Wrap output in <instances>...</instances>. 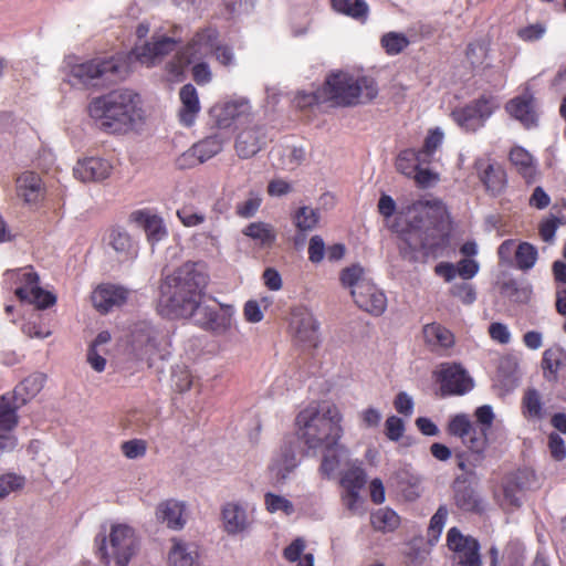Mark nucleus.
<instances>
[{"instance_id":"f257e3e1","label":"nucleus","mask_w":566,"mask_h":566,"mask_svg":"<svg viewBox=\"0 0 566 566\" xmlns=\"http://www.w3.org/2000/svg\"><path fill=\"white\" fill-rule=\"evenodd\" d=\"M448 211L439 200L417 201L408 207L399 252L409 262L418 261V252L433 253L446 240Z\"/></svg>"},{"instance_id":"f03ea898","label":"nucleus","mask_w":566,"mask_h":566,"mask_svg":"<svg viewBox=\"0 0 566 566\" xmlns=\"http://www.w3.org/2000/svg\"><path fill=\"white\" fill-rule=\"evenodd\" d=\"M207 283L208 275L201 263H184L160 283L158 313L168 318L192 317L201 304Z\"/></svg>"},{"instance_id":"7ed1b4c3","label":"nucleus","mask_w":566,"mask_h":566,"mask_svg":"<svg viewBox=\"0 0 566 566\" xmlns=\"http://www.w3.org/2000/svg\"><path fill=\"white\" fill-rule=\"evenodd\" d=\"M87 111L101 129L113 134L127 133L144 118L139 95L127 88L93 98Z\"/></svg>"},{"instance_id":"20e7f679","label":"nucleus","mask_w":566,"mask_h":566,"mask_svg":"<svg viewBox=\"0 0 566 566\" xmlns=\"http://www.w3.org/2000/svg\"><path fill=\"white\" fill-rule=\"evenodd\" d=\"M343 416L335 405H310L296 417L298 432L304 444L314 451L331 449L343 436Z\"/></svg>"},{"instance_id":"39448f33","label":"nucleus","mask_w":566,"mask_h":566,"mask_svg":"<svg viewBox=\"0 0 566 566\" xmlns=\"http://www.w3.org/2000/svg\"><path fill=\"white\" fill-rule=\"evenodd\" d=\"M218 36L219 32L213 27L198 30L189 43L167 63L166 71L169 78L180 81L190 64L200 61L209 53H214L216 59L222 65H231L234 61L232 49L228 45L217 44Z\"/></svg>"},{"instance_id":"423d86ee","label":"nucleus","mask_w":566,"mask_h":566,"mask_svg":"<svg viewBox=\"0 0 566 566\" xmlns=\"http://www.w3.org/2000/svg\"><path fill=\"white\" fill-rule=\"evenodd\" d=\"M327 102L333 106H354L368 103L378 94L375 81L367 76L355 77L346 72L331 73L323 85Z\"/></svg>"},{"instance_id":"0eeeda50","label":"nucleus","mask_w":566,"mask_h":566,"mask_svg":"<svg viewBox=\"0 0 566 566\" xmlns=\"http://www.w3.org/2000/svg\"><path fill=\"white\" fill-rule=\"evenodd\" d=\"M128 74L126 61L119 56L96 57L70 67L69 75L73 84L103 87L122 81Z\"/></svg>"},{"instance_id":"6e6552de","label":"nucleus","mask_w":566,"mask_h":566,"mask_svg":"<svg viewBox=\"0 0 566 566\" xmlns=\"http://www.w3.org/2000/svg\"><path fill=\"white\" fill-rule=\"evenodd\" d=\"M165 332L150 321H139L130 328L128 347L139 360L150 361L159 355L165 343Z\"/></svg>"},{"instance_id":"1a4fd4ad","label":"nucleus","mask_w":566,"mask_h":566,"mask_svg":"<svg viewBox=\"0 0 566 566\" xmlns=\"http://www.w3.org/2000/svg\"><path fill=\"white\" fill-rule=\"evenodd\" d=\"M448 432L460 438L462 443L468 447L474 457V464L482 462L488 446L485 429L478 430L473 427L469 417L461 413L451 418L448 424Z\"/></svg>"},{"instance_id":"9d476101","label":"nucleus","mask_w":566,"mask_h":566,"mask_svg":"<svg viewBox=\"0 0 566 566\" xmlns=\"http://www.w3.org/2000/svg\"><path fill=\"white\" fill-rule=\"evenodd\" d=\"M109 549L104 545L101 547L103 557H113L116 566H127L138 549L134 530L120 524L113 526L109 534Z\"/></svg>"},{"instance_id":"9b49d317","label":"nucleus","mask_w":566,"mask_h":566,"mask_svg":"<svg viewBox=\"0 0 566 566\" xmlns=\"http://www.w3.org/2000/svg\"><path fill=\"white\" fill-rule=\"evenodd\" d=\"M234 310L231 305L220 307L199 305L193 317L195 322L202 329L214 335H226L233 325Z\"/></svg>"},{"instance_id":"f8f14e48","label":"nucleus","mask_w":566,"mask_h":566,"mask_svg":"<svg viewBox=\"0 0 566 566\" xmlns=\"http://www.w3.org/2000/svg\"><path fill=\"white\" fill-rule=\"evenodd\" d=\"M447 543L453 551L454 566H482L479 543L473 537L463 536L457 527L449 530Z\"/></svg>"},{"instance_id":"ddd939ff","label":"nucleus","mask_w":566,"mask_h":566,"mask_svg":"<svg viewBox=\"0 0 566 566\" xmlns=\"http://www.w3.org/2000/svg\"><path fill=\"white\" fill-rule=\"evenodd\" d=\"M290 328L293 337L307 347L318 344V323L312 312L304 306H296L291 312Z\"/></svg>"},{"instance_id":"4468645a","label":"nucleus","mask_w":566,"mask_h":566,"mask_svg":"<svg viewBox=\"0 0 566 566\" xmlns=\"http://www.w3.org/2000/svg\"><path fill=\"white\" fill-rule=\"evenodd\" d=\"M179 41L172 36L154 34L151 40L145 42L142 46H136L133 51L135 59L147 67L154 66L175 51Z\"/></svg>"},{"instance_id":"2eb2a0df","label":"nucleus","mask_w":566,"mask_h":566,"mask_svg":"<svg viewBox=\"0 0 566 566\" xmlns=\"http://www.w3.org/2000/svg\"><path fill=\"white\" fill-rule=\"evenodd\" d=\"M105 252L118 262H126L137 255V245L130 234L122 228H112L104 238Z\"/></svg>"},{"instance_id":"dca6fc26","label":"nucleus","mask_w":566,"mask_h":566,"mask_svg":"<svg viewBox=\"0 0 566 566\" xmlns=\"http://www.w3.org/2000/svg\"><path fill=\"white\" fill-rule=\"evenodd\" d=\"M439 379L443 395H463L473 387L471 377L457 364L442 365Z\"/></svg>"},{"instance_id":"f3484780","label":"nucleus","mask_w":566,"mask_h":566,"mask_svg":"<svg viewBox=\"0 0 566 566\" xmlns=\"http://www.w3.org/2000/svg\"><path fill=\"white\" fill-rule=\"evenodd\" d=\"M350 295L359 308L371 315L378 316L387 307L385 294L371 281L363 283L359 290L352 291Z\"/></svg>"},{"instance_id":"a211bd4d","label":"nucleus","mask_w":566,"mask_h":566,"mask_svg":"<svg viewBox=\"0 0 566 566\" xmlns=\"http://www.w3.org/2000/svg\"><path fill=\"white\" fill-rule=\"evenodd\" d=\"M216 123L220 128L229 127L233 122L245 123L251 115V106L245 98H238L212 108Z\"/></svg>"},{"instance_id":"6ab92c4d","label":"nucleus","mask_w":566,"mask_h":566,"mask_svg":"<svg viewBox=\"0 0 566 566\" xmlns=\"http://www.w3.org/2000/svg\"><path fill=\"white\" fill-rule=\"evenodd\" d=\"M113 166L107 159L87 157L76 163L73 168L75 178L87 181H101L109 177Z\"/></svg>"},{"instance_id":"aec40b11","label":"nucleus","mask_w":566,"mask_h":566,"mask_svg":"<svg viewBox=\"0 0 566 566\" xmlns=\"http://www.w3.org/2000/svg\"><path fill=\"white\" fill-rule=\"evenodd\" d=\"M266 143L263 127H252L242 130L235 140V150L241 158H251L256 155Z\"/></svg>"},{"instance_id":"412c9836","label":"nucleus","mask_w":566,"mask_h":566,"mask_svg":"<svg viewBox=\"0 0 566 566\" xmlns=\"http://www.w3.org/2000/svg\"><path fill=\"white\" fill-rule=\"evenodd\" d=\"M128 291L122 286L105 284L98 286L92 293L93 305L102 313H107L112 307L124 304Z\"/></svg>"},{"instance_id":"4be33fe9","label":"nucleus","mask_w":566,"mask_h":566,"mask_svg":"<svg viewBox=\"0 0 566 566\" xmlns=\"http://www.w3.org/2000/svg\"><path fill=\"white\" fill-rule=\"evenodd\" d=\"M453 500L457 507L463 512L480 513L482 501L474 489L467 483V480L458 476L453 481Z\"/></svg>"},{"instance_id":"5701e85b","label":"nucleus","mask_w":566,"mask_h":566,"mask_svg":"<svg viewBox=\"0 0 566 566\" xmlns=\"http://www.w3.org/2000/svg\"><path fill=\"white\" fill-rule=\"evenodd\" d=\"M224 531L229 535H237L247 531L250 520L243 505L235 502L226 503L221 511Z\"/></svg>"},{"instance_id":"b1692460","label":"nucleus","mask_w":566,"mask_h":566,"mask_svg":"<svg viewBox=\"0 0 566 566\" xmlns=\"http://www.w3.org/2000/svg\"><path fill=\"white\" fill-rule=\"evenodd\" d=\"M130 220L145 231L151 244L159 242L167 234L163 219L149 211H135L130 214Z\"/></svg>"},{"instance_id":"393cba45","label":"nucleus","mask_w":566,"mask_h":566,"mask_svg":"<svg viewBox=\"0 0 566 566\" xmlns=\"http://www.w3.org/2000/svg\"><path fill=\"white\" fill-rule=\"evenodd\" d=\"M17 193L27 203H36L44 196L41 177L32 171L21 174L17 179Z\"/></svg>"},{"instance_id":"a878e982","label":"nucleus","mask_w":566,"mask_h":566,"mask_svg":"<svg viewBox=\"0 0 566 566\" xmlns=\"http://www.w3.org/2000/svg\"><path fill=\"white\" fill-rule=\"evenodd\" d=\"M475 165L480 170L479 177L486 191L492 196L500 195L505 188L506 184L504 169L496 164H488L485 167H483L484 164L481 160L476 161Z\"/></svg>"},{"instance_id":"bb28decb","label":"nucleus","mask_w":566,"mask_h":566,"mask_svg":"<svg viewBox=\"0 0 566 566\" xmlns=\"http://www.w3.org/2000/svg\"><path fill=\"white\" fill-rule=\"evenodd\" d=\"M222 145L216 137L206 138L193 145L188 153L179 158V166H184L181 161H187L189 165L202 164L220 153Z\"/></svg>"},{"instance_id":"cd10ccee","label":"nucleus","mask_w":566,"mask_h":566,"mask_svg":"<svg viewBox=\"0 0 566 566\" xmlns=\"http://www.w3.org/2000/svg\"><path fill=\"white\" fill-rule=\"evenodd\" d=\"M179 97L181 101L179 119L185 126H191L200 112V103L196 87L191 84L184 85L180 88Z\"/></svg>"},{"instance_id":"c85d7f7f","label":"nucleus","mask_w":566,"mask_h":566,"mask_svg":"<svg viewBox=\"0 0 566 566\" xmlns=\"http://www.w3.org/2000/svg\"><path fill=\"white\" fill-rule=\"evenodd\" d=\"M185 505L175 500L161 502L156 510L157 520L166 523L169 528L180 530L184 527Z\"/></svg>"},{"instance_id":"c756f323","label":"nucleus","mask_w":566,"mask_h":566,"mask_svg":"<svg viewBox=\"0 0 566 566\" xmlns=\"http://www.w3.org/2000/svg\"><path fill=\"white\" fill-rule=\"evenodd\" d=\"M171 548L168 554L169 566H196L199 554L197 547L192 544L185 543L174 538Z\"/></svg>"},{"instance_id":"7c9ffc66","label":"nucleus","mask_w":566,"mask_h":566,"mask_svg":"<svg viewBox=\"0 0 566 566\" xmlns=\"http://www.w3.org/2000/svg\"><path fill=\"white\" fill-rule=\"evenodd\" d=\"M296 465L297 460L294 450L291 447H284L273 459L270 471L277 483H283Z\"/></svg>"},{"instance_id":"2f4dec72","label":"nucleus","mask_w":566,"mask_h":566,"mask_svg":"<svg viewBox=\"0 0 566 566\" xmlns=\"http://www.w3.org/2000/svg\"><path fill=\"white\" fill-rule=\"evenodd\" d=\"M507 112L525 127L535 124L536 114L534 112V98L530 94H524L512 99L506 105Z\"/></svg>"},{"instance_id":"473e14b6","label":"nucleus","mask_w":566,"mask_h":566,"mask_svg":"<svg viewBox=\"0 0 566 566\" xmlns=\"http://www.w3.org/2000/svg\"><path fill=\"white\" fill-rule=\"evenodd\" d=\"M46 376L42 373H34L24 378L10 394L21 406L35 397L43 388Z\"/></svg>"},{"instance_id":"72a5a7b5","label":"nucleus","mask_w":566,"mask_h":566,"mask_svg":"<svg viewBox=\"0 0 566 566\" xmlns=\"http://www.w3.org/2000/svg\"><path fill=\"white\" fill-rule=\"evenodd\" d=\"M321 450L324 452V455L319 471L323 475L331 478L337 472L340 464L348 458L349 451L339 442H337V444L331 449L323 448Z\"/></svg>"},{"instance_id":"f704fd0d","label":"nucleus","mask_w":566,"mask_h":566,"mask_svg":"<svg viewBox=\"0 0 566 566\" xmlns=\"http://www.w3.org/2000/svg\"><path fill=\"white\" fill-rule=\"evenodd\" d=\"M423 337L426 343L434 350L450 348L454 344L453 334L438 323L424 325Z\"/></svg>"},{"instance_id":"c9c22d12","label":"nucleus","mask_w":566,"mask_h":566,"mask_svg":"<svg viewBox=\"0 0 566 566\" xmlns=\"http://www.w3.org/2000/svg\"><path fill=\"white\" fill-rule=\"evenodd\" d=\"M21 407V402L10 394L0 397V432L12 431L17 427L19 420L17 410Z\"/></svg>"},{"instance_id":"e433bc0d","label":"nucleus","mask_w":566,"mask_h":566,"mask_svg":"<svg viewBox=\"0 0 566 566\" xmlns=\"http://www.w3.org/2000/svg\"><path fill=\"white\" fill-rule=\"evenodd\" d=\"M394 479L396 480L397 488L409 501H413L420 496L421 493V479L410 472L408 469L398 470Z\"/></svg>"},{"instance_id":"4c0bfd02","label":"nucleus","mask_w":566,"mask_h":566,"mask_svg":"<svg viewBox=\"0 0 566 566\" xmlns=\"http://www.w3.org/2000/svg\"><path fill=\"white\" fill-rule=\"evenodd\" d=\"M243 233L258 241L262 248L272 247L276 239V233L273 227L264 222L250 223L243 230Z\"/></svg>"},{"instance_id":"58836bf2","label":"nucleus","mask_w":566,"mask_h":566,"mask_svg":"<svg viewBox=\"0 0 566 566\" xmlns=\"http://www.w3.org/2000/svg\"><path fill=\"white\" fill-rule=\"evenodd\" d=\"M419 150L405 149L399 153L396 159V168L405 176L411 177L421 164H426Z\"/></svg>"},{"instance_id":"ea45409f","label":"nucleus","mask_w":566,"mask_h":566,"mask_svg":"<svg viewBox=\"0 0 566 566\" xmlns=\"http://www.w3.org/2000/svg\"><path fill=\"white\" fill-rule=\"evenodd\" d=\"M333 8L357 20H366L368 4L364 0H332Z\"/></svg>"},{"instance_id":"a19ab883","label":"nucleus","mask_w":566,"mask_h":566,"mask_svg":"<svg viewBox=\"0 0 566 566\" xmlns=\"http://www.w3.org/2000/svg\"><path fill=\"white\" fill-rule=\"evenodd\" d=\"M340 283L344 287H349L350 292L359 290L363 283H368L370 280L366 277L365 270L359 264H352L340 271Z\"/></svg>"},{"instance_id":"79ce46f5","label":"nucleus","mask_w":566,"mask_h":566,"mask_svg":"<svg viewBox=\"0 0 566 566\" xmlns=\"http://www.w3.org/2000/svg\"><path fill=\"white\" fill-rule=\"evenodd\" d=\"M273 154L280 155V165L282 168L293 170L298 167L304 160L306 153L302 147L286 146L283 149H276Z\"/></svg>"},{"instance_id":"37998d69","label":"nucleus","mask_w":566,"mask_h":566,"mask_svg":"<svg viewBox=\"0 0 566 566\" xmlns=\"http://www.w3.org/2000/svg\"><path fill=\"white\" fill-rule=\"evenodd\" d=\"M370 522L375 530L387 532L399 525V516L395 511L382 507L371 514Z\"/></svg>"},{"instance_id":"c03bdc74","label":"nucleus","mask_w":566,"mask_h":566,"mask_svg":"<svg viewBox=\"0 0 566 566\" xmlns=\"http://www.w3.org/2000/svg\"><path fill=\"white\" fill-rule=\"evenodd\" d=\"M318 221V211L307 206L298 208L294 214L295 227L303 232L315 229Z\"/></svg>"},{"instance_id":"a18cd8bd","label":"nucleus","mask_w":566,"mask_h":566,"mask_svg":"<svg viewBox=\"0 0 566 566\" xmlns=\"http://www.w3.org/2000/svg\"><path fill=\"white\" fill-rule=\"evenodd\" d=\"M563 352L559 348L546 349L543 354L542 367L544 377L549 380H556V374L562 364Z\"/></svg>"},{"instance_id":"49530a36","label":"nucleus","mask_w":566,"mask_h":566,"mask_svg":"<svg viewBox=\"0 0 566 566\" xmlns=\"http://www.w3.org/2000/svg\"><path fill=\"white\" fill-rule=\"evenodd\" d=\"M366 483L365 471L359 467L349 468L342 476L340 484L344 491L359 492Z\"/></svg>"},{"instance_id":"de8ad7c7","label":"nucleus","mask_w":566,"mask_h":566,"mask_svg":"<svg viewBox=\"0 0 566 566\" xmlns=\"http://www.w3.org/2000/svg\"><path fill=\"white\" fill-rule=\"evenodd\" d=\"M510 160L525 177L532 176L533 157L526 149L520 146L513 147L510 151Z\"/></svg>"},{"instance_id":"09e8293b","label":"nucleus","mask_w":566,"mask_h":566,"mask_svg":"<svg viewBox=\"0 0 566 566\" xmlns=\"http://www.w3.org/2000/svg\"><path fill=\"white\" fill-rule=\"evenodd\" d=\"M536 260L537 250L533 244L528 242H522L518 244L515 252V261L518 269L523 271L530 270L534 266Z\"/></svg>"},{"instance_id":"8fccbe9b","label":"nucleus","mask_w":566,"mask_h":566,"mask_svg":"<svg viewBox=\"0 0 566 566\" xmlns=\"http://www.w3.org/2000/svg\"><path fill=\"white\" fill-rule=\"evenodd\" d=\"M452 117L459 124V126L467 130H475L481 126L472 103L463 108L453 111Z\"/></svg>"},{"instance_id":"3c124183","label":"nucleus","mask_w":566,"mask_h":566,"mask_svg":"<svg viewBox=\"0 0 566 566\" xmlns=\"http://www.w3.org/2000/svg\"><path fill=\"white\" fill-rule=\"evenodd\" d=\"M324 93L325 92L323 87L316 90L315 92H297L293 99V104L300 109H306L321 103H328Z\"/></svg>"},{"instance_id":"603ef678","label":"nucleus","mask_w":566,"mask_h":566,"mask_svg":"<svg viewBox=\"0 0 566 566\" xmlns=\"http://www.w3.org/2000/svg\"><path fill=\"white\" fill-rule=\"evenodd\" d=\"M381 45L387 54L396 55L409 45V40L402 33L389 32L382 35Z\"/></svg>"},{"instance_id":"864d4df0","label":"nucleus","mask_w":566,"mask_h":566,"mask_svg":"<svg viewBox=\"0 0 566 566\" xmlns=\"http://www.w3.org/2000/svg\"><path fill=\"white\" fill-rule=\"evenodd\" d=\"M264 504L270 513L283 512L285 515L294 513L293 503L286 497L268 492L264 495Z\"/></svg>"},{"instance_id":"5fc2aeb1","label":"nucleus","mask_w":566,"mask_h":566,"mask_svg":"<svg viewBox=\"0 0 566 566\" xmlns=\"http://www.w3.org/2000/svg\"><path fill=\"white\" fill-rule=\"evenodd\" d=\"M25 484V479L15 473H6L0 475V501L9 494L20 491Z\"/></svg>"},{"instance_id":"6e6d98bb","label":"nucleus","mask_w":566,"mask_h":566,"mask_svg":"<svg viewBox=\"0 0 566 566\" xmlns=\"http://www.w3.org/2000/svg\"><path fill=\"white\" fill-rule=\"evenodd\" d=\"M443 133L439 128L431 129L424 139L422 148L419 150L423 157V161L429 163L432 155L441 146Z\"/></svg>"},{"instance_id":"4d7b16f0","label":"nucleus","mask_w":566,"mask_h":566,"mask_svg":"<svg viewBox=\"0 0 566 566\" xmlns=\"http://www.w3.org/2000/svg\"><path fill=\"white\" fill-rule=\"evenodd\" d=\"M520 491L531 490L537 486L536 475L532 470L523 469L507 476Z\"/></svg>"},{"instance_id":"13d9d810","label":"nucleus","mask_w":566,"mask_h":566,"mask_svg":"<svg viewBox=\"0 0 566 566\" xmlns=\"http://www.w3.org/2000/svg\"><path fill=\"white\" fill-rule=\"evenodd\" d=\"M177 217L185 227H196L206 220L205 214L193 206H184L177 211Z\"/></svg>"},{"instance_id":"bf43d9fd","label":"nucleus","mask_w":566,"mask_h":566,"mask_svg":"<svg viewBox=\"0 0 566 566\" xmlns=\"http://www.w3.org/2000/svg\"><path fill=\"white\" fill-rule=\"evenodd\" d=\"M448 509L446 505H440L430 520L428 527V535L430 539H438L448 517Z\"/></svg>"},{"instance_id":"052dcab7","label":"nucleus","mask_w":566,"mask_h":566,"mask_svg":"<svg viewBox=\"0 0 566 566\" xmlns=\"http://www.w3.org/2000/svg\"><path fill=\"white\" fill-rule=\"evenodd\" d=\"M523 406L530 417H542V401L541 396L536 389H528L523 398Z\"/></svg>"},{"instance_id":"680f3d73","label":"nucleus","mask_w":566,"mask_h":566,"mask_svg":"<svg viewBox=\"0 0 566 566\" xmlns=\"http://www.w3.org/2000/svg\"><path fill=\"white\" fill-rule=\"evenodd\" d=\"M450 293L465 305H470L476 300L474 286L467 282L453 284L450 289Z\"/></svg>"},{"instance_id":"e2e57ef3","label":"nucleus","mask_w":566,"mask_h":566,"mask_svg":"<svg viewBox=\"0 0 566 566\" xmlns=\"http://www.w3.org/2000/svg\"><path fill=\"white\" fill-rule=\"evenodd\" d=\"M523 491H520L515 484L506 478L503 484V504L510 507H518L521 505V495Z\"/></svg>"},{"instance_id":"0e129e2a","label":"nucleus","mask_w":566,"mask_h":566,"mask_svg":"<svg viewBox=\"0 0 566 566\" xmlns=\"http://www.w3.org/2000/svg\"><path fill=\"white\" fill-rule=\"evenodd\" d=\"M23 286L17 289L15 294L20 300L29 298L34 289L39 286V275L35 272H25L22 274Z\"/></svg>"},{"instance_id":"69168bd1","label":"nucleus","mask_w":566,"mask_h":566,"mask_svg":"<svg viewBox=\"0 0 566 566\" xmlns=\"http://www.w3.org/2000/svg\"><path fill=\"white\" fill-rule=\"evenodd\" d=\"M261 206V198L253 192L249 193V198L237 206V213L243 218L253 217Z\"/></svg>"},{"instance_id":"338daca9","label":"nucleus","mask_w":566,"mask_h":566,"mask_svg":"<svg viewBox=\"0 0 566 566\" xmlns=\"http://www.w3.org/2000/svg\"><path fill=\"white\" fill-rule=\"evenodd\" d=\"M32 304H35L38 308H46L55 304L56 297L41 287L34 289L33 293L30 294L29 298H24Z\"/></svg>"},{"instance_id":"774afa93","label":"nucleus","mask_w":566,"mask_h":566,"mask_svg":"<svg viewBox=\"0 0 566 566\" xmlns=\"http://www.w3.org/2000/svg\"><path fill=\"white\" fill-rule=\"evenodd\" d=\"M122 452L128 459L142 458L146 453V442L139 439H133L122 444Z\"/></svg>"}]
</instances>
